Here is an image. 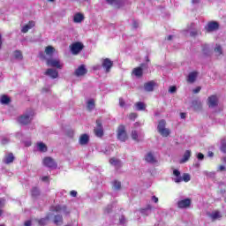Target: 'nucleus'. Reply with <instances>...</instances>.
<instances>
[{
	"label": "nucleus",
	"mask_w": 226,
	"mask_h": 226,
	"mask_svg": "<svg viewBox=\"0 0 226 226\" xmlns=\"http://www.w3.org/2000/svg\"><path fill=\"white\" fill-rule=\"evenodd\" d=\"M200 89H202L200 87H197L196 88H194V89L192 90V93H193L194 94H197V93H200Z\"/></svg>",
	"instance_id": "de8ad7c7"
},
{
	"label": "nucleus",
	"mask_w": 226,
	"mask_h": 226,
	"mask_svg": "<svg viewBox=\"0 0 226 226\" xmlns=\"http://www.w3.org/2000/svg\"><path fill=\"white\" fill-rule=\"evenodd\" d=\"M41 181H49V177H42Z\"/></svg>",
	"instance_id": "bf43d9fd"
},
{
	"label": "nucleus",
	"mask_w": 226,
	"mask_h": 226,
	"mask_svg": "<svg viewBox=\"0 0 226 226\" xmlns=\"http://www.w3.org/2000/svg\"><path fill=\"white\" fill-rule=\"evenodd\" d=\"M53 222L55 225H62L63 223V215H56L54 216Z\"/></svg>",
	"instance_id": "cd10ccee"
},
{
	"label": "nucleus",
	"mask_w": 226,
	"mask_h": 226,
	"mask_svg": "<svg viewBox=\"0 0 226 226\" xmlns=\"http://www.w3.org/2000/svg\"><path fill=\"white\" fill-rule=\"evenodd\" d=\"M0 102L3 105H8V103L11 102V99H10V97H8L7 95H2Z\"/></svg>",
	"instance_id": "2f4dec72"
},
{
	"label": "nucleus",
	"mask_w": 226,
	"mask_h": 226,
	"mask_svg": "<svg viewBox=\"0 0 226 226\" xmlns=\"http://www.w3.org/2000/svg\"><path fill=\"white\" fill-rule=\"evenodd\" d=\"M106 2L108 3V4H114V3H116V0H106Z\"/></svg>",
	"instance_id": "4d7b16f0"
},
{
	"label": "nucleus",
	"mask_w": 226,
	"mask_h": 226,
	"mask_svg": "<svg viewBox=\"0 0 226 226\" xmlns=\"http://www.w3.org/2000/svg\"><path fill=\"white\" fill-rule=\"evenodd\" d=\"M181 119H186V113H180Z\"/></svg>",
	"instance_id": "6e6d98bb"
},
{
	"label": "nucleus",
	"mask_w": 226,
	"mask_h": 226,
	"mask_svg": "<svg viewBox=\"0 0 226 226\" xmlns=\"http://www.w3.org/2000/svg\"><path fill=\"white\" fill-rule=\"evenodd\" d=\"M214 52H215L217 56H222L223 54V49L220 44H216L215 48L214 49Z\"/></svg>",
	"instance_id": "72a5a7b5"
},
{
	"label": "nucleus",
	"mask_w": 226,
	"mask_h": 226,
	"mask_svg": "<svg viewBox=\"0 0 226 226\" xmlns=\"http://www.w3.org/2000/svg\"><path fill=\"white\" fill-rule=\"evenodd\" d=\"M52 213H63L64 215H70L68 207L66 205H56L50 207Z\"/></svg>",
	"instance_id": "0eeeda50"
},
{
	"label": "nucleus",
	"mask_w": 226,
	"mask_h": 226,
	"mask_svg": "<svg viewBox=\"0 0 226 226\" xmlns=\"http://www.w3.org/2000/svg\"><path fill=\"white\" fill-rule=\"evenodd\" d=\"M176 91H177V88L176 87V86H171L170 87V89H169V93H176Z\"/></svg>",
	"instance_id": "c03bdc74"
},
{
	"label": "nucleus",
	"mask_w": 226,
	"mask_h": 226,
	"mask_svg": "<svg viewBox=\"0 0 226 226\" xmlns=\"http://www.w3.org/2000/svg\"><path fill=\"white\" fill-rule=\"evenodd\" d=\"M143 66H146V64H140L139 67H136L132 70V74L138 79H140V77L144 75V69H142Z\"/></svg>",
	"instance_id": "ddd939ff"
},
{
	"label": "nucleus",
	"mask_w": 226,
	"mask_h": 226,
	"mask_svg": "<svg viewBox=\"0 0 226 226\" xmlns=\"http://www.w3.org/2000/svg\"><path fill=\"white\" fill-rule=\"evenodd\" d=\"M174 176H176V178L174 179L175 183H188L192 177H190V174L188 173H184L183 177H181V172L177 170H173Z\"/></svg>",
	"instance_id": "f03ea898"
},
{
	"label": "nucleus",
	"mask_w": 226,
	"mask_h": 226,
	"mask_svg": "<svg viewBox=\"0 0 226 226\" xmlns=\"http://www.w3.org/2000/svg\"><path fill=\"white\" fill-rule=\"evenodd\" d=\"M26 26H28V27L30 28V29H33V27H34V26H36V22H34V21H29L27 24H26Z\"/></svg>",
	"instance_id": "79ce46f5"
},
{
	"label": "nucleus",
	"mask_w": 226,
	"mask_h": 226,
	"mask_svg": "<svg viewBox=\"0 0 226 226\" xmlns=\"http://www.w3.org/2000/svg\"><path fill=\"white\" fill-rule=\"evenodd\" d=\"M221 151H222V153H224V154H226V142L225 141H222V145H221Z\"/></svg>",
	"instance_id": "a19ab883"
},
{
	"label": "nucleus",
	"mask_w": 226,
	"mask_h": 226,
	"mask_svg": "<svg viewBox=\"0 0 226 226\" xmlns=\"http://www.w3.org/2000/svg\"><path fill=\"white\" fill-rule=\"evenodd\" d=\"M167 121L165 119H162L158 122L157 131L162 137H169L170 135V129L166 128Z\"/></svg>",
	"instance_id": "f257e3e1"
},
{
	"label": "nucleus",
	"mask_w": 226,
	"mask_h": 226,
	"mask_svg": "<svg viewBox=\"0 0 226 226\" xmlns=\"http://www.w3.org/2000/svg\"><path fill=\"white\" fill-rule=\"evenodd\" d=\"M219 170H221V172L225 171L226 170L225 166H223V165L219 166Z\"/></svg>",
	"instance_id": "603ef678"
},
{
	"label": "nucleus",
	"mask_w": 226,
	"mask_h": 226,
	"mask_svg": "<svg viewBox=\"0 0 226 226\" xmlns=\"http://www.w3.org/2000/svg\"><path fill=\"white\" fill-rule=\"evenodd\" d=\"M29 29H31V28L29 27V26L25 25V26L22 27V29H21V33H27V32L29 31Z\"/></svg>",
	"instance_id": "37998d69"
},
{
	"label": "nucleus",
	"mask_w": 226,
	"mask_h": 226,
	"mask_svg": "<svg viewBox=\"0 0 226 226\" xmlns=\"http://www.w3.org/2000/svg\"><path fill=\"white\" fill-rule=\"evenodd\" d=\"M126 105V102H124V99L119 98V106L120 107H124Z\"/></svg>",
	"instance_id": "49530a36"
},
{
	"label": "nucleus",
	"mask_w": 226,
	"mask_h": 226,
	"mask_svg": "<svg viewBox=\"0 0 226 226\" xmlns=\"http://www.w3.org/2000/svg\"><path fill=\"white\" fill-rule=\"evenodd\" d=\"M223 163H226V156L222 158Z\"/></svg>",
	"instance_id": "774afa93"
},
{
	"label": "nucleus",
	"mask_w": 226,
	"mask_h": 226,
	"mask_svg": "<svg viewBox=\"0 0 226 226\" xmlns=\"http://www.w3.org/2000/svg\"><path fill=\"white\" fill-rule=\"evenodd\" d=\"M15 161V156L13 155V153H9L4 156V162L6 163V165H10V163H13Z\"/></svg>",
	"instance_id": "412c9836"
},
{
	"label": "nucleus",
	"mask_w": 226,
	"mask_h": 226,
	"mask_svg": "<svg viewBox=\"0 0 226 226\" xmlns=\"http://www.w3.org/2000/svg\"><path fill=\"white\" fill-rule=\"evenodd\" d=\"M132 140H136V142H139V133L137 132V131L132 132Z\"/></svg>",
	"instance_id": "4c0bfd02"
},
{
	"label": "nucleus",
	"mask_w": 226,
	"mask_h": 226,
	"mask_svg": "<svg viewBox=\"0 0 226 226\" xmlns=\"http://www.w3.org/2000/svg\"><path fill=\"white\" fill-rule=\"evenodd\" d=\"M191 36H197V32H191Z\"/></svg>",
	"instance_id": "e2e57ef3"
},
{
	"label": "nucleus",
	"mask_w": 226,
	"mask_h": 226,
	"mask_svg": "<svg viewBox=\"0 0 226 226\" xmlns=\"http://www.w3.org/2000/svg\"><path fill=\"white\" fill-rule=\"evenodd\" d=\"M207 105L210 109H215V107H218V97L216 95H210L207 98Z\"/></svg>",
	"instance_id": "f8f14e48"
},
{
	"label": "nucleus",
	"mask_w": 226,
	"mask_h": 226,
	"mask_svg": "<svg viewBox=\"0 0 226 226\" xmlns=\"http://www.w3.org/2000/svg\"><path fill=\"white\" fill-rule=\"evenodd\" d=\"M94 107H95L94 99H90L87 104V110L91 111L94 109Z\"/></svg>",
	"instance_id": "473e14b6"
},
{
	"label": "nucleus",
	"mask_w": 226,
	"mask_h": 226,
	"mask_svg": "<svg viewBox=\"0 0 226 226\" xmlns=\"http://www.w3.org/2000/svg\"><path fill=\"white\" fill-rule=\"evenodd\" d=\"M3 49V35L0 34V50Z\"/></svg>",
	"instance_id": "3c124183"
},
{
	"label": "nucleus",
	"mask_w": 226,
	"mask_h": 226,
	"mask_svg": "<svg viewBox=\"0 0 226 226\" xmlns=\"http://www.w3.org/2000/svg\"><path fill=\"white\" fill-rule=\"evenodd\" d=\"M2 144H8V139H4L2 140Z\"/></svg>",
	"instance_id": "680f3d73"
},
{
	"label": "nucleus",
	"mask_w": 226,
	"mask_h": 226,
	"mask_svg": "<svg viewBox=\"0 0 226 226\" xmlns=\"http://www.w3.org/2000/svg\"><path fill=\"white\" fill-rule=\"evenodd\" d=\"M202 52L203 54H205V56H207V54H209V46H207V44L203 45Z\"/></svg>",
	"instance_id": "ea45409f"
},
{
	"label": "nucleus",
	"mask_w": 226,
	"mask_h": 226,
	"mask_svg": "<svg viewBox=\"0 0 226 226\" xmlns=\"http://www.w3.org/2000/svg\"><path fill=\"white\" fill-rule=\"evenodd\" d=\"M110 165H114L117 169H119L121 167V161L119 159H116L115 157H112L109 160Z\"/></svg>",
	"instance_id": "bb28decb"
},
{
	"label": "nucleus",
	"mask_w": 226,
	"mask_h": 226,
	"mask_svg": "<svg viewBox=\"0 0 226 226\" xmlns=\"http://www.w3.org/2000/svg\"><path fill=\"white\" fill-rule=\"evenodd\" d=\"M199 109H202V102H198Z\"/></svg>",
	"instance_id": "0e129e2a"
},
{
	"label": "nucleus",
	"mask_w": 226,
	"mask_h": 226,
	"mask_svg": "<svg viewBox=\"0 0 226 226\" xmlns=\"http://www.w3.org/2000/svg\"><path fill=\"white\" fill-rule=\"evenodd\" d=\"M102 66L106 73H109L110 70H112V66H114V62L110 60V58H103L102 60Z\"/></svg>",
	"instance_id": "9d476101"
},
{
	"label": "nucleus",
	"mask_w": 226,
	"mask_h": 226,
	"mask_svg": "<svg viewBox=\"0 0 226 226\" xmlns=\"http://www.w3.org/2000/svg\"><path fill=\"white\" fill-rule=\"evenodd\" d=\"M70 49L72 53L74 56H77V54H79L84 49V44H82L80 41H77L70 45Z\"/></svg>",
	"instance_id": "39448f33"
},
{
	"label": "nucleus",
	"mask_w": 226,
	"mask_h": 226,
	"mask_svg": "<svg viewBox=\"0 0 226 226\" xmlns=\"http://www.w3.org/2000/svg\"><path fill=\"white\" fill-rule=\"evenodd\" d=\"M137 110H146V104L142 102H138L135 104Z\"/></svg>",
	"instance_id": "f704fd0d"
},
{
	"label": "nucleus",
	"mask_w": 226,
	"mask_h": 226,
	"mask_svg": "<svg viewBox=\"0 0 226 226\" xmlns=\"http://www.w3.org/2000/svg\"><path fill=\"white\" fill-rule=\"evenodd\" d=\"M13 57H14V59H18L19 61H22V59H24V56L22 55V51L15 50L13 52Z\"/></svg>",
	"instance_id": "c85d7f7f"
},
{
	"label": "nucleus",
	"mask_w": 226,
	"mask_h": 226,
	"mask_svg": "<svg viewBox=\"0 0 226 226\" xmlns=\"http://www.w3.org/2000/svg\"><path fill=\"white\" fill-rule=\"evenodd\" d=\"M6 204V200L3 198H0V216H3V207H4V205Z\"/></svg>",
	"instance_id": "c9c22d12"
},
{
	"label": "nucleus",
	"mask_w": 226,
	"mask_h": 226,
	"mask_svg": "<svg viewBox=\"0 0 226 226\" xmlns=\"http://www.w3.org/2000/svg\"><path fill=\"white\" fill-rule=\"evenodd\" d=\"M39 56L41 59H45V55H43V53H40Z\"/></svg>",
	"instance_id": "052dcab7"
},
{
	"label": "nucleus",
	"mask_w": 226,
	"mask_h": 226,
	"mask_svg": "<svg viewBox=\"0 0 226 226\" xmlns=\"http://www.w3.org/2000/svg\"><path fill=\"white\" fill-rule=\"evenodd\" d=\"M87 73V69H86V65L81 64L79 68H77L74 72L76 77H82Z\"/></svg>",
	"instance_id": "2eb2a0df"
},
{
	"label": "nucleus",
	"mask_w": 226,
	"mask_h": 226,
	"mask_svg": "<svg viewBox=\"0 0 226 226\" xmlns=\"http://www.w3.org/2000/svg\"><path fill=\"white\" fill-rule=\"evenodd\" d=\"M177 206L180 209H186V207H190V206H192V200L190 199L182 200L177 202Z\"/></svg>",
	"instance_id": "4468645a"
},
{
	"label": "nucleus",
	"mask_w": 226,
	"mask_h": 226,
	"mask_svg": "<svg viewBox=\"0 0 226 226\" xmlns=\"http://www.w3.org/2000/svg\"><path fill=\"white\" fill-rule=\"evenodd\" d=\"M70 195L71 197H77V191H71Z\"/></svg>",
	"instance_id": "09e8293b"
},
{
	"label": "nucleus",
	"mask_w": 226,
	"mask_h": 226,
	"mask_svg": "<svg viewBox=\"0 0 226 226\" xmlns=\"http://www.w3.org/2000/svg\"><path fill=\"white\" fill-rule=\"evenodd\" d=\"M197 158H198V160H202L204 158V154H202V153L198 154Z\"/></svg>",
	"instance_id": "8fccbe9b"
},
{
	"label": "nucleus",
	"mask_w": 226,
	"mask_h": 226,
	"mask_svg": "<svg viewBox=\"0 0 226 226\" xmlns=\"http://www.w3.org/2000/svg\"><path fill=\"white\" fill-rule=\"evenodd\" d=\"M119 222L122 225H124L126 223V218H124V215H122L120 218H119Z\"/></svg>",
	"instance_id": "a18cd8bd"
},
{
	"label": "nucleus",
	"mask_w": 226,
	"mask_h": 226,
	"mask_svg": "<svg viewBox=\"0 0 226 226\" xmlns=\"http://www.w3.org/2000/svg\"><path fill=\"white\" fill-rule=\"evenodd\" d=\"M192 4H197L200 3V0H192Z\"/></svg>",
	"instance_id": "13d9d810"
},
{
	"label": "nucleus",
	"mask_w": 226,
	"mask_h": 226,
	"mask_svg": "<svg viewBox=\"0 0 226 226\" xmlns=\"http://www.w3.org/2000/svg\"><path fill=\"white\" fill-rule=\"evenodd\" d=\"M154 86H156V83H154L153 80L147 82L144 84L145 91L147 93H151L154 91Z\"/></svg>",
	"instance_id": "a211bd4d"
},
{
	"label": "nucleus",
	"mask_w": 226,
	"mask_h": 226,
	"mask_svg": "<svg viewBox=\"0 0 226 226\" xmlns=\"http://www.w3.org/2000/svg\"><path fill=\"white\" fill-rule=\"evenodd\" d=\"M30 195L32 199H38V197L41 195V191H40V187L33 186L30 190Z\"/></svg>",
	"instance_id": "dca6fc26"
},
{
	"label": "nucleus",
	"mask_w": 226,
	"mask_h": 226,
	"mask_svg": "<svg viewBox=\"0 0 226 226\" xmlns=\"http://www.w3.org/2000/svg\"><path fill=\"white\" fill-rule=\"evenodd\" d=\"M117 139L121 140V142H126L128 139V135L126 134V127L124 124H120L117 127Z\"/></svg>",
	"instance_id": "20e7f679"
},
{
	"label": "nucleus",
	"mask_w": 226,
	"mask_h": 226,
	"mask_svg": "<svg viewBox=\"0 0 226 226\" xmlns=\"http://www.w3.org/2000/svg\"><path fill=\"white\" fill-rule=\"evenodd\" d=\"M45 54L46 56H49V57H51V56H54V52H56V48L52 47V46H47L45 48Z\"/></svg>",
	"instance_id": "393cba45"
},
{
	"label": "nucleus",
	"mask_w": 226,
	"mask_h": 226,
	"mask_svg": "<svg viewBox=\"0 0 226 226\" xmlns=\"http://www.w3.org/2000/svg\"><path fill=\"white\" fill-rule=\"evenodd\" d=\"M113 188L114 190H121V182L115 180L113 182Z\"/></svg>",
	"instance_id": "e433bc0d"
},
{
	"label": "nucleus",
	"mask_w": 226,
	"mask_h": 226,
	"mask_svg": "<svg viewBox=\"0 0 226 226\" xmlns=\"http://www.w3.org/2000/svg\"><path fill=\"white\" fill-rule=\"evenodd\" d=\"M82 20H84V14L78 12L74 15L73 21L76 24H80V22H82Z\"/></svg>",
	"instance_id": "b1692460"
},
{
	"label": "nucleus",
	"mask_w": 226,
	"mask_h": 226,
	"mask_svg": "<svg viewBox=\"0 0 226 226\" xmlns=\"http://www.w3.org/2000/svg\"><path fill=\"white\" fill-rule=\"evenodd\" d=\"M37 147L41 153H47L48 151L47 145H45L43 142L37 143Z\"/></svg>",
	"instance_id": "c756f323"
},
{
	"label": "nucleus",
	"mask_w": 226,
	"mask_h": 226,
	"mask_svg": "<svg viewBox=\"0 0 226 226\" xmlns=\"http://www.w3.org/2000/svg\"><path fill=\"white\" fill-rule=\"evenodd\" d=\"M137 117H139V114L137 113H130L128 115V118L130 119V121H135Z\"/></svg>",
	"instance_id": "58836bf2"
},
{
	"label": "nucleus",
	"mask_w": 226,
	"mask_h": 226,
	"mask_svg": "<svg viewBox=\"0 0 226 226\" xmlns=\"http://www.w3.org/2000/svg\"><path fill=\"white\" fill-rule=\"evenodd\" d=\"M47 66H51V68H57L58 70L63 69V64H61V61L57 58H49L46 61Z\"/></svg>",
	"instance_id": "6e6552de"
},
{
	"label": "nucleus",
	"mask_w": 226,
	"mask_h": 226,
	"mask_svg": "<svg viewBox=\"0 0 226 226\" xmlns=\"http://www.w3.org/2000/svg\"><path fill=\"white\" fill-rule=\"evenodd\" d=\"M210 218H212V220H218V218H222V214L220 213V211L215 210L212 212V214L210 215Z\"/></svg>",
	"instance_id": "7c9ffc66"
},
{
	"label": "nucleus",
	"mask_w": 226,
	"mask_h": 226,
	"mask_svg": "<svg viewBox=\"0 0 226 226\" xmlns=\"http://www.w3.org/2000/svg\"><path fill=\"white\" fill-rule=\"evenodd\" d=\"M33 116H34V112L31 110L28 114L20 116L18 121L20 124H24V125L29 124V123L33 121Z\"/></svg>",
	"instance_id": "7ed1b4c3"
},
{
	"label": "nucleus",
	"mask_w": 226,
	"mask_h": 226,
	"mask_svg": "<svg viewBox=\"0 0 226 226\" xmlns=\"http://www.w3.org/2000/svg\"><path fill=\"white\" fill-rule=\"evenodd\" d=\"M145 161L147 163H156V158L154 157V154H153L151 152H148L145 156Z\"/></svg>",
	"instance_id": "aec40b11"
},
{
	"label": "nucleus",
	"mask_w": 226,
	"mask_h": 226,
	"mask_svg": "<svg viewBox=\"0 0 226 226\" xmlns=\"http://www.w3.org/2000/svg\"><path fill=\"white\" fill-rule=\"evenodd\" d=\"M196 79H197V72H192L189 73L187 82H189L190 84H193V82H195Z\"/></svg>",
	"instance_id": "a878e982"
},
{
	"label": "nucleus",
	"mask_w": 226,
	"mask_h": 226,
	"mask_svg": "<svg viewBox=\"0 0 226 226\" xmlns=\"http://www.w3.org/2000/svg\"><path fill=\"white\" fill-rule=\"evenodd\" d=\"M167 40H168L169 41H170V40H172V35H169V36L167 37Z\"/></svg>",
	"instance_id": "338daca9"
},
{
	"label": "nucleus",
	"mask_w": 226,
	"mask_h": 226,
	"mask_svg": "<svg viewBox=\"0 0 226 226\" xmlns=\"http://www.w3.org/2000/svg\"><path fill=\"white\" fill-rule=\"evenodd\" d=\"M207 33H213V31H218L220 29V23L217 21H210L205 26Z\"/></svg>",
	"instance_id": "9b49d317"
},
{
	"label": "nucleus",
	"mask_w": 226,
	"mask_h": 226,
	"mask_svg": "<svg viewBox=\"0 0 226 226\" xmlns=\"http://www.w3.org/2000/svg\"><path fill=\"white\" fill-rule=\"evenodd\" d=\"M192 156V150H186L184 154V157L180 160V163H186Z\"/></svg>",
	"instance_id": "4be33fe9"
},
{
	"label": "nucleus",
	"mask_w": 226,
	"mask_h": 226,
	"mask_svg": "<svg viewBox=\"0 0 226 226\" xmlns=\"http://www.w3.org/2000/svg\"><path fill=\"white\" fill-rule=\"evenodd\" d=\"M152 200H153L155 204H157V202H158V197L153 196V197H152Z\"/></svg>",
	"instance_id": "5fc2aeb1"
},
{
	"label": "nucleus",
	"mask_w": 226,
	"mask_h": 226,
	"mask_svg": "<svg viewBox=\"0 0 226 226\" xmlns=\"http://www.w3.org/2000/svg\"><path fill=\"white\" fill-rule=\"evenodd\" d=\"M42 163L44 167H48V169H57V163L52 157H45L42 160Z\"/></svg>",
	"instance_id": "1a4fd4ad"
},
{
	"label": "nucleus",
	"mask_w": 226,
	"mask_h": 226,
	"mask_svg": "<svg viewBox=\"0 0 226 226\" xmlns=\"http://www.w3.org/2000/svg\"><path fill=\"white\" fill-rule=\"evenodd\" d=\"M25 226H31L32 225V222L30 220L28 221H26L25 223H24Z\"/></svg>",
	"instance_id": "864d4df0"
},
{
	"label": "nucleus",
	"mask_w": 226,
	"mask_h": 226,
	"mask_svg": "<svg viewBox=\"0 0 226 226\" xmlns=\"http://www.w3.org/2000/svg\"><path fill=\"white\" fill-rule=\"evenodd\" d=\"M49 220H50V214H48L44 218L36 220V222L39 223V225L45 226L47 225Z\"/></svg>",
	"instance_id": "5701e85b"
},
{
	"label": "nucleus",
	"mask_w": 226,
	"mask_h": 226,
	"mask_svg": "<svg viewBox=\"0 0 226 226\" xmlns=\"http://www.w3.org/2000/svg\"><path fill=\"white\" fill-rule=\"evenodd\" d=\"M208 156H210V157L215 156V154L213 152H209Z\"/></svg>",
	"instance_id": "69168bd1"
},
{
	"label": "nucleus",
	"mask_w": 226,
	"mask_h": 226,
	"mask_svg": "<svg viewBox=\"0 0 226 226\" xmlns=\"http://www.w3.org/2000/svg\"><path fill=\"white\" fill-rule=\"evenodd\" d=\"M94 133L95 137L102 139L104 135L103 132V124H102V120H96V126L94 129Z\"/></svg>",
	"instance_id": "423d86ee"
},
{
	"label": "nucleus",
	"mask_w": 226,
	"mask_h": 226,
	"mask_svg": "<svg viewBox=\"0 0 226 226\" xmlns=\"http://www.w3.org/2000/svg\"><path fill=\"white\" fill-rule=\"evenodd\" d=\"M45 75L50 77L51 79H57V77H59V72L56 69H48L45 72Z\"/></svg>",
	"instance_id": "f3484780"
},
{
	"label": "nucleus",
	"mask_w": 226,
	"mask_h": 226,
	"mask_svg": "<svg viewBox=\"0 0 226 226\" xmlns=\"http://www.w3.org/2000/svg\"><path fill=\"white\" fill-rule=\"evenodd\" d=\"M79 142L80 146H87L89 144V135L87 134H81L79 137Z\"/></svg>",
	"instance_id": "6ab92c4d"
}]
</instances>
